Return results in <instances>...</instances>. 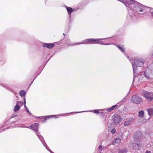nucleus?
<instances>
[{"label": "nucleus", "mask_w": 153, "mask_h": 153, "mask_svg": "<svg viewBox=\"0 0 153 153\" xmlns=\"http://www.w3.org/2000/svg\"><path fill=\"white\" fill-rule=\"evenodd\" d=\"M131 62V63L133 68L134 71V78L135 76L136 75L137 72V67L138 66H142L144 63V60L143 59H129Z\"/></svg>", "instance_id": "f257e3e1"}, {"label": "nucleus", "mask_w": 153, "mask_h": 153, "mask_svg": "<svg viewBox=\"0 0 153 153\" xmlns=\"http://www.w3.org/2000/svg\"><path fill=\"white\" fill-rule=\"evenodd\" d=\"M139 134L136 133L133 135L134 141H130L128 144V146L133 150H137L139 149L140 146V142L138 140L140 138Z\"/></svg>", "instance_id": "f03ea898"}, {"label": "nucleus", "mask_w": 153, "mask_h": 153, "mask_svg": "<svg viewBox=\"0 0 153 153\" xmlns=\"http://www.w3.org/2000/svg\"><path fill=\"white\" fill-rule=\"evenodd\" d=\"M132 7L133 9H135L137 12L144 11L146 8L145 6L136 1L135 3H134V5Z\"/></svg>", "instance_id": "7ed1b4c3"}, {"label": "nucleus", "mask_w": 153, "mask_h": 153, "mask_svg": "<svg viewBox=\"0 0 153 153\" xmlns=\"http://www.w3.org/2000/svg\"><path fill=\"white\" fill-rule=\"evenodd\" d=\"M142 96L147 101L150 102L153 99L152 92L144 91L143 93Z\"/></svg>", "instance_id": "20e7f679"}, {"label": "nucleus", "mask_w": 153, "mask_h": 153, "mask_svg": "<svg viewBox=\"0 0 153 153\" xmlns=\"http://www.w3.org/2000/svg\"><path fill=\"white\" fill-rule=\"evenodd\" d=\"M131 100L134 103L139 104L142 101V99L137 95H134L131 97Z\"/></svg>", "instance_id": "39448f33"}, {"label": "nucleus", "mask_w": 153, "mask_h": 153, "mask_svg": "<svg viewBox=\"0 0 153 153\" xmlns=\"http://www.w3.org/2000/svg\"><path fill=\"white\" fill-rule=\"evenodd\" d=\"M94 44V39H87L84 41L83 42H78L74 45H79L82 44Z\"/></svg>", "instance_id": "423d86ee"}, {"label": "nucleus", "mask_w": 153, "mask_h": 153, "mask_svg": "<svg viewBox=\"0 0 153 153\" xmlns=\"http://www.w3.org/2000/svg\"><path fill=\"white\" fill-rule=\"evenodd\" d=\"M27 127L30 128H31L33 130L37 132L38 130L39 124L38 123H36L32 126H29V127Z\"/></svg>", "instance_id": "0eeeda50"}, {"label": "nucleus", "mask_w": 153, "mask_h": 153, "mask_svg": "<svg viewBox=\"0 0 153 153\" xmlns=\"http://www.w3.org/2000/svg\"><path fill=\"white\" fill-rule=\"evenodd\" d=\"M121 120V119L120 117L117 115L114 118V123L115 125H118L120 123Z\"/></svg>", "instance_id": "6e6552de"}, {"label": "nucleus", "mask_w": 153, "mask_h": 153, "mask_svg": "<svg viewBox=\"0 0 153 153\" xmlns=\"http://www.w3.org/2000/svg\"><path fill=\"white\" fill-rule=\"evenodd\" d=\"M43 46L44 47H46L49 49H50L53 47L54 45L53 43H45L44 44Z\"/></svg>", "instance_id": "1a4fd4ad"}, {"label": "nucleus", "mask_w": 153, "mask_h": 153, "mask_svg": "<svg viewBox=\"0 0 153 153\" xmlns=\"http://www.w3.org/2000/svg\"><path fill=\"white\" fill-rule=\"evenodd\" d=\"M117 47L122 52H125V49L124 48V46L123 45H118Z\"/></svg>", "instance_id": "9d476101"}, {"label": "nucleus", "mask_w": 153, "mask_h": 153, "mask_svg": "<svg viewBox=\"0 0 153 153\" xmlns=\"http://www.w3.org/2000/svg\"><path fill=\"white\" fill-rule=\"evenodd\" d=\"M132 119H130L129 120L126 121L124 123V125L125 126H127L129 125L132 122Z\"/></svg>", "instance_id": "9b49d317"}, {"label": "nucleus", "mask_w": 153, "mask_h": 153, "mask_svg": "<svg viewBox=\"0 0 153 153\" xmlns=\"http://www.w3.org/2000/svg\"><path fill=\"white\" fill-rule=\"evenodd\" d=\"M67 10V11L68 12V13L69 15L71 16V13H72L73 11L74 10V9H73L71 7H66Z\"/></svg>", "instance_id": "f8f14e48"}, {"label": "nucleus", "mask_w": 153, "mask_h": 153, "mask_svg": "<svg viewBox=\"0 0 153 153\" xmlns=\"http://www.w3.org/2000/svg\"><path fill=\"white\" fill-rule=\"evenodd\" d=\"M121 139L119 138H117L114 139V140L113 141V144H115L116 143H119L120 142Z\"/></svg>", "instance_id": "ddd939ff"}, {"label": "nucleus", "mask_w": 153, "mask_h": 153, "mask_svg": "<svg viewBox=\"0 0 153 153\" xmlns=\"http://www.w3.org/2000/svg\"><path fill=\"white\" fill-rule=\"evenodd\" d=\"M118 153H128L129 152L126 149L119 150L118 151Z\"/></svg>", "instance_id": "4468645a"}, {"label": "nucleus", "mask_w": 153, "mask_h": 153, "mask_svg": "<svg viewBox=\"0 0 153 153\" xmlns=\"http://www.w3.org/2000/svg\"><path fill=\"white\" fill-rule=\"evenodd\" d=\"M20 107L19 106V105L18 104H16L14 107V111L15 112L19 110Z\"/></svg>", "instance_id": "2eb2a0df"}, {"label": "nucleus", "mask_w": 153, "mask_h": 153, "mask_svg": "<svg viewBox=\"0 0 153 153\" xmlns=\"http://www.w3.org/2000/svg\"><path fill=\"white\" fill-rule=\"evenodd\" d=\"M148 112L150 116H152L153 115V109L149 108L147 109Z\"/></svg>", "instance_id": "dca6fc26"}, {"label": "nucleus", "mask_w": 153, "mask_h": 153, "mask_svg": "<svg viewBox=\"0 0 153 153\" xmlns=\"http://www.w3.org/2000/svg\"><path fill=\"white\" fill-rule=\"evenodd\" d=\"M144 112L143 110H141L138 112V116L143 117L144 116Z\"/></svg>", "instance_id": "f3484780"}, {"label": "nucleus", "mask_w": 153, "mask_h": 153, "mask_svg": "<svg viewBox=\"0 0 153 153\" xmlns=\"http://www.w3.org/2000/svg\"><path fill=\"white\" fill-rule=\"evenodd\" d=\"M38 138L41 141L42 143L44 145V143H43V142L45 141L43 137L41 135H40V136H39ZM44 143H45V144H46L45 142H44Z\"/></svg>", "instance_id": "a211bd4d"}, {"label": "nucleus", "mask_w": 153, "mask_h": 153, "mask_svg": "<svg viewBox=\"0 0 153 153\" xmlns=\"http://www.w3.org/2000/svg\"><path fill=\"white\" fill-rule=\"evenodd\" d=\"M25 94L26 93L23 90H22L20 91V95L22 97H23L25 95Z\"/></svg>", "instance_id": "6ab92c4d"}, {"label": "nucleus", "mask_w": 153, "mask_h": 153, "mask_svg": "<svg viewBox=\"0 0 153 153\" xmlns=\"http://www.w3.org/2000/svg\"><path fill=\"white\" fill-rule=\"evenodd\" d=\"M94 39V44H98L99 39Z\"/></svg>", "instance_id": "aec40b11"}, {"label": "nucleus", "mask_w": 153, "mask_h": 153, "mask_svg": "<svg viewBox=\"0 0 153 153\" xmlns=\"http://www.w3.org/2000/svg\"><path fill=\"white\" fill-rule=\"evenodd\" d=\"M144 74L145 77L147 79H149L150 78V75L149 74L146 72H144Z\"/></svg>", "instance_id": "412c9836"}, {"label": "nucleus", "mask_w": 153, "mask_h": 153, "mask_svg": "<svg viewBox=\"0 0 153 153\" xmlns=\"http://www.w3.org/2000/svg\"><path fill=\"white\" fill-rule=\"evenodd\" d=\"M17 104H18L19 106H22L23 105V102H22L21 101H18L17 102Z\"/></svg>", "instance_id": "4be33fe9"}, {"label": "nucleus", "mask_w": 153, "mask_h": 153, "mask_svg": "<svg viewBox=\"0 0 153 153\" xmlns=\"http://www.w3.org/2000/svg\"><path fill=\"white\" fill-rule=\"evenodd\" d=\"M111 131L112 134H114L116 132V129L115 128H113Z\"/></svg>", "instance_id": "5701e85b"}, {"label": "nucleus", "mask_w": 153, "mask_h": 153, "mask_svg": "<svg viewBox=\"0 0 153 153\" xmlns=\"http://www.w3.org/2000/svg\"><path fill=\"white\" fill-rule=\"evenodd\" d=\"M98 150L100 152L102 151V148L101 146H99L98 147Z\"/></svg>", "instance_id": "b1692460"}, {"label": "nucleus", "mask_w": 153, "mask_h": 153, "mask_svg": "<svg viewBox=\"0 0 153 153\" xmlns=\"http://www.w3.org/2000/svg\"><path fill=\"white\" fill-rule=\"evenodd\" d=\"M112 110V108H111V107L110 108H108V109H106V110L108 112H110Z\"/></svg>", "instance_id": "393cba45"}, {"label": "nucleus", "mask_w": 153, "mask_h": 153, "mask_svg": "<svg viewBox=\"0 0 153 153\" xmlns=\"http://www.w3.org/2000/svg\"><path fill=\"white\" fill-rule=\"evenodd\" d=\"M150 13H151L152 15V16L153 17V8H151L150 9Z\"/></svg>", "instance_id": "a878e982"}, {"label": "nucleus", "mask_w": 153, "mask_h": 153, "mask_svg": "<svg viewBox=\"0 0 153 153\" xmlns=\"http://www.w3.org/2000/svg\"><path fill=\"white\" fill-rule=\"evenodd\" d=\"M117 107V105H113L112 107H111V108L113 110H114V108H116Z\"/></svg>", "instance_id": "bb28decb"}, {"label": "nucleus", "mask_w": 153, "mask_h": 153, "mask_svg": "<svg viewBox=\"0 0 153 153\" xmlns=\"http://www.w3.org/2000/svg\"><path fill=\"white\" fill-rule=\"evenodd\" d=\"M94 112L95 113H96V114H99V112L98 111V110H94Z\"/></svg>", "instance_id": "cd10ccee"}, {"label": "nucleus", "mask_w": 153, "mask_h": 153, "mask_svg": "<svg viewBox=\"0 0 153 153\" xmlns=\"http://www.w3.org/2000/svg\"><path fill=\"white\" fill-rule=\"evenodd\" d=\"M44 146H45V148H46V149L47 150H48L49 149V148L47 146V145H46L45 146V145L44 144Z\"/></svg>", "instance_id": "c85d7f7f"}, {"label": "nucleus", "mask_w": 153, "mask_h": 153, "mask_svg": "<svg viewBox=\"0 0 153 153\" xmlns=\"http://www.w3.org/2000/svg\"><path fill=\"white\" fill-rule=\"evenodd\" d=\"M26 110H27V112L29 113V114H31V113L29 111V110L28 109V108L27 107H26Z\"/></svg>", "instance_id": "c756f323"}, {"label": "nucleus", "mask_w": 153, "mask_h": 153, "mask_svg": "<svg viewBox=\"0 0 153 153\" xmlns=\"http://www.w3.org/2000/svg\"><path fill=\"white\" fill-rule=\"evenodd\" d=\"M100 44H101V45H108V44H106V43H103V42L101 41V43ZM109 44H108V45H109Z\"/></svg>", "instance_id": "7c9ffc66"}, {"label": "nucleus", "mask_w": 153, "mask_h": 153, "mask_svg": "<svg viewBox=\"0 0 153 153\" xmlns=\"http://www.w3.org/2000/svg\"><path fill=\"white\" fill-rule=\"evenodd\" d=\"M36 134L37 136H38V137H39V136H40V133L39 132H37Z\"/></svg>", "instance_id": "2f4dec72"}, {"label": "nucleus", "mask_w": 153, "mask_h": 153, "mask_svg": "<svg viewBox=\"0 0 153 153\" xmlns=\"http://www.w3.org/2000/svg\"><path fill=\"white\" fill-rule=\"evenodd\" d=\"M100 39H99L98 42V44H100L101 43V41L100 40Z\"/></svg>", "instance_id": "473e14b6"}, {"label": "nucleus", "mask_w": 153, "mask_h": 153, "mask_svg": "<svg viewBox=\"0 0 153 153\" xmlns=\"http://www.w3.org/2000/svg\"><path fill=\"white\" fill-rule=\"evenodd\" d=\"M24 105L26 104V100H25V98H24Z\"/></svg>", "instance_id": "72a5a7b5"}, {"label": "nucleus", "mask_w": 153, "mask_h": 153, "mask_svg": "<svg viewBox=\"0 0 153 153\" xmlns=\"http://www.w3.org/2000/svg\"><path fill=\"white\" fill-rule=\"evenodd\" d=\"M48 151H49L50 152H51V153H53V152H52V151L51 149H49V150H48Z\"/></svg>", "instance_id": "f704fd0d"}, {"label": "nucleus", "mask_w": 153, "mask_h": 153, "mask_svg": "<svg viewBox=\"0 0 153 153\" xmlns=\"http://www.w3.org/2000/svg\"><path fill=\"white\" fill-rule=\"evenodd\" d=\"M146 153H151L150 151H146Z\"/></svg>", "instance_id": "c9c22d12"}, {"label": "nucleus", "mask_w": 153, "mask_h": 153, "mask_svg": "<svg viewBox=\"0 0 153 153\" xmlns=\"http://www.w3.org/2000/svg\"><path fill=\"white\" fill-rule=\"evenodd\" d=\"M24 107L26 108V107H27L26 106V104H24Z\"/></svg>", "instance_id": "e433bc0d"}, {"label": "nucleus", "mask_w": 153, "mask_h": 153, "mask_svg": "<svg viewBox=\"0 0 153 153\" xmlns=\"http://www.w3.org/2000/svg\"><path fill=\"white\" fill-rule=\"evenodd\" d=\"M100 114H104V113H103V112H101L100 113Z\"/></svg>", "instance_id": "4c0bfd02"}, {"label": "nucleus", "mask_w": 153, "mask_h": 153, "mask_svg": "<svg viewBox=\"0 0 153 153\" xmlns=\"http://www.w3.org/2000/svg\"><path fill=\"white\" fill-rule=\"evenodd\" d=\"M84 111L79 112H84ZM76 113H79V112H75Z\"/></svg>", "instance_id": "58836bf2"}, {"label": "nucleus", "mask_w": 153, "mask_h": 153, "mask_svg": "<svg viewBox=\"0 0 153 153\" xmlns=\"http://www.w3.org/2000/svg\"><path fill=\"white\" fill-rule=\"evenodd\" d=\"M46 119H47V118H45V119H44V121H45V120H46Z\"/></svg>", "instance_id": "ea45409f"}, {"label": "nucleus", "mask_w": 153, "mask_h": 153, "mask_svg": "<svg viewBox=\"0 0 153 153\" xmlns=\"http://www.w3.org/2000/svg\"><path fill=\"white\" fill-rule=\"evenodd\" d=\"M73 45V44H69V46H71V45Z\"/></svg>", "instance_id": "a19ab883"}, {"label": "nucleus", "mask_w": 153, "mask_h": 153, "mask_svg": "<svg viewBox=\"0 0 153 153\" xmlns=\"http://www.w3.org/2000/svg\"><path fill=\"white\" fill-rule=\"evenodd\" d=\"M152 97H153V92H152Z\"/></svg>", "instance_id": "79ce46f5"}, {"label": "nucleus", "mask_w": 153, "mask_h": 153, "mask_svg": "<svg viewBox=\"0 0 153 153\" xmlns=\"http://www.w3.org/2000/svg\"><path fill=\"white\" fill-rule=\"evenodd\" d=\"M63 35H64V36H65V34H64V33H63Z\"/></svg>", "instance_id": "37998d69"}, {"label": "nucleus", "mask_w": 153, "mask_h": 153, "mask_svg": "<svg viewBox=\"0 0 153 153\" xmlns=\"http://www.w3.org/2000/svg\"><path fill=\"white\" fill-rule=\"evenodd\" d=\"M59 115V116H62V115Z\"/></svg>", "instance_id": "c03bdc74"}, {"label": "nucleus", "mask_w": 153, "mask_h": 153, "mask_svg": "<svg viewBox=\"0 0 153 153\" xmlns=\"http://www.w3.org/2000/svg\"><path fill=\"white\" fill-rule=\"evenodd\" d=\"M39 117V118H40V117Z\"/></svg>", "instance_id": "a18cd8bd"}]
</instances>
